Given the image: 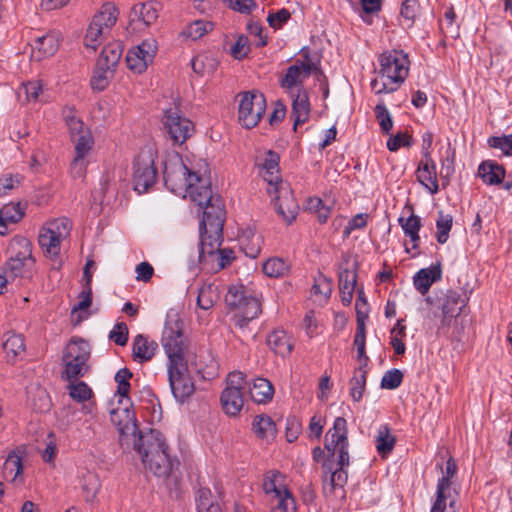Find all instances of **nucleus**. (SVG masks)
I'll use <instances>...</instances> for the list:
<instances>
[{
    "mask_svg": "<svg viewBox=\"0 0 512 512\" xmlns=\"http://www.w3.org/2000/svg\"><path fill=\"white\" fill-rule=\"evenodd\" d=\"M111 421L119 432L123 449L135 450L144 468L157 477H167L172 470L169 447L164 435L155 429L142 432L138 429L135 413L128 408H117L111 413Z\"/></svg>",
    "mask_w": 512,
    "mask_h": 512,
    "instance_id": "nucleus-1",
    "label": "nucleus"
},
{
    "mask_svg": "<svg viewBox=\"0 0 512 512\" xmlns=\"http://www.w3.org/2000/svg\"><path fill=\"white\" fill-rule=\"evenodd\" d=\"M162 345L168 357V379L172 393L183 402L195 390L188 369L189 352L183 344V335L178 322H167L163 334Z\"/></svg>",
    "mask_w": 512,
    "mask_h": 512,
    "instance_id": "nucleus-2",
    "label": "nucleus"
},
{
    "mask_svg": "<svg viewBox=\"0 0 512 512\" xmlns=\"http://www.w3.org/2000/svg\"><path fill=\"white\" fill-rule=\"evenodd\" d=\"M164 182L173 193L189 197L191 201H201L209 195L208 179L192 173L183 163L166 166Z\"/></svg>",
    "mask_w": 512,
    "mask_h": 512,
    "instance_id": "nucleus-3",
    "label": "nucleus"
},
{
    "mask_svg": "<svg viewBox=\"0 0 512 512\" xmlns=\"http://www.w3.org/2000/svg\"><path fill=\"white\" fill-rule=\"evenodd\" d=\"M380 79L371 81V88L376 94L392 93L404 82L409 71V60L402 51L392 50L379 56Z\"/></svg>",
    "mask_w": 512,
    "mask_h": 512,
    "instance_id": "nucleus-4",
    "label": "nucleus"
},
{
    "mask_svg": "<svg viewBox=\"0 0 512 512\" xmlns=\"http://www.w3.org/2000/svg\"><path fill=\"white\" fill-rule=\"evenodd\" d=\"M347 445V423L344 418L338 417L334 421L333 428L327 432L325 439V449L331 457L328 461L331 464L336 463L337 466L331 473L332 487H342L346 482L347 474L343 467L349 464ZM329 469L332 470L333 466L330 465Z\"/></svg>",
    "mask_w": 512,
    "mask_h": 512,
    "instance_id": "nucleus-5",
    "label": "nucleus"
},
{
    "mask_svg": "<svg viewBox=\"0 0 512 512\" xmlns=\"http://www.w3.org/2000/svg\"><path fill=\"white\" fill-rule=\"evenodd\" d=\"M90 357L89 344L82 339H73L65 347L62 355L64 370L62 378L71 381L86 374L89 367L87 361Z\"/></svg>",
    "mask_w": 512,
    "mask_h": 512,
    "instance_id": "nucleus-6",
    "label": "nucleus"
},
{
    "mask_svg": "<svg viewBox=\"0 0 512 512\" xmlns=\"http://www.w3.org/2000/svg\"><path fill=\"white\" fill-rule=\"evenodd\" d=\"M263 491L277 501L273 512H295L296 503L287 488L285 476L277 471H267L263 476Z\"/></svg>",
    "mask_w": 512,
    "mask_h": 512,
    "instance_id": "nucleus-7",
    "label": "nucleus"
},
{
    "mask_svg": "<svg viewBox=\"0 0 512 512\" xmlns=\"http://www.w3.org/2000/svg\"><path fill=\"white\" fill-rule=\"evenodd\" d=\"M71 223L67 218H57L43 226L38 236L40 247L46 256L56 258L61 249V242L70 232Z\"/></svg>",
    "mask_w": 512,
    "mask_h": 512,
    "instance_id": "nucleus-8",
    "label": "nucleus"
},
{
    "mask_svg": "<svg viewBox=\"0 0 512 512\" xmlns=\"http://www.w3.org/2000/svg\"><path fill=\"white\" fill-rule=\"evenodd\" d=\"M302 59H297L295 63L289 66L286 73L280 80L282 88L286 89L291 97L295 92H301L303 81L317 70V64L312 60L307 48L301 50Z\"/></svg>",
    "mask_w": 512,
    "mask_h": 512,
    "instance_id": "nucleus-9",
    "label": "nucleus"
},
{
    "mask_svg": "<svg viewBox=\"0 0 512 512\" xmlns=\"http://www.w3.org/2000/svg\"><path fill=\"white\" fill-rule=\"evenodd\" d=\"M239 97V123L243 127L251 129L259 123L265 113L266 99L262 93L255 90L241 93Z\"/></svg>",
    "mask_w": 512,
    "mask_h": 512,
    "instance_id": "nucleus-10",
    "label": "nucleus"
},
{
    "mask_svg": "<svg viewBox=\"0 0 512 512\" xmlns=\"http://www.w3.org/2000/svg\"><path fill=\"white\" fill-rule=\"evenodd\" d=\"M266 190L277 214L290 224L296 218L299 210L290 185L285 181L278 182L277 185L267 187Z\"/></svg>",
    "mask_w": 512,
    "mask_h": 512,
    "instance_id": "nucleus-11",
    "label": "nucleus"
},
{
    "mask_svg": "<svg viewBox=\"0 0 512 512\" xmlns=\"http://www.w3.org/2000/svg\"><path fill=\"white\" fill-rule=\"evenodd\" d=\"M202 209V220L200 227L208 229L210 232L217 233L223 230L225 220V210L222 200L218 196L212 194L211 187L209 186V195L206 199L201 201H193Z\"/></svg>",
    "mask_w": 512,
    "mask_h": 512,
    "instance_id": "nucleus-12",
    "label": "nucleus"
},
{
    "mask_svg": "<svg viewBox=\"0 0 512 512\" xmlns=\"http://www.w3.org/2000/svg\"><path fill=\"white\" fill-rule=\"evenodd\" d=\"M163 125L174 144H183L193 133V123L178 108H169L163 116Z\"/></svg>",
    "mask_w": 512,
    "mask_h": 512,
    "instance_id": "nucleus-13",
    "label": "nucleus"
},
{
    "mask_svg": "<svg viewBox=\"0 0 512 512\" xmlns=\"http://www.w3.org/2000/svg\"><path fill=\"white\" fill-rule=\"evenodd\" d=\"M158 50L155 39H145L139 45L131 48L126 55L128 69L141 74L153 62Z\"/></svg>",
    "mask_w": 512,
    "mask_h": 512,
    "instance_id": "nucleus-14",
    "label": "nucleus"
},
{
    "mask_svg": "<svg viewBox=\"0 0 512 512\" xmlns=\"http://www.w3.org/2000/svg\"><path fill=\"white\" fill-rule=\"evenodd\" d=\"M157 179V171L151 155H139L134 165V185L139 193L146 192Z\"/></svg>",
    "mask_w": 512,
    "mask_h": 512,
    "instance_id": "nucleus-15",
    "label": "nucleus"
},
{
    "mask_svg": "<svg viewBox=\"0 0 512 512\" xmlns=\"http://www.w3.org/2000/svg\"><path fill=\"white\" fill-rule=\"evenodd\" d=\"M279 155L272 150L259 151L256 155L255 164L260 175L267 182V187L275 186L278 182H284L279 174Z\"/></svg>",
    "mask_w": 512,
    "mask_h": 512,
    "instance_id": "nucleus-16",
    "label": "nucleus"
},
{
    "mask_svg": "<svg viewBox=\"0 0 512 512\" xmlns=\"http://www.w3.org/2000/svg\"><path fill=\"white\" fill-rule=\"evenodd\" d=\"M466 297L453 290H448L443 302L440 303L442 309V324L449 325L451 320L458 317L466 305Z\"/></svg>",
    "mask_w": 512,
    "mask_h": 512,
    "instance_id": "nucleus-17",
    "label": "nucleus"
},
{
    "mask_svg": "<svg viewBox=\"0 0 512 512\" xmlns=\"http://www.w3.org/2000/svg\"><path fill=\"white\" fill-rule=\"evenodd\" d=\"M416 177L431 194H436L438 192L439 186L436 166L431 155L426 154V158H422L416 171Z\"/></svg>",
    "mask_w": 512,
    "mask_h": 512,
    "instance_id": "nucleus-18",
    "label": "nucleus"
},
{
    "mask_svg": "<svg viewBox=\"0 0 512 512\" xmlns=\"http://www.w3.org/2000/svg\"><path fill=\"white\" fill-rule=\"evenodd\" d=\"M442 277L441 264L436 263L428 268L419 270L413 278L415 288L422 294L425 295L431 285L439 281Z\"/></svg>",
    "mask_w": 512,
    "mask_h": 512,
    "instance_id": "nucleus-19",
    "label": "nucleus"
},
{
    "mask_svg": "<svg viewBox=\"0 0 512 512\" xmlns=\"http://www.w3.org/2000/svg\"><path fill=\"white\" fill-rule=\"evenodd\" d=\"M237 310L233 319L235 325L243 329L249 321L255 319L261 313V303L256 297L249 295Z\"/></svg>",
    "mask_w": 512,
    "mask_h": 512,
    "instance_id": "nucleus-20",
    "label": "nucleus"
},
{
    "mask_svg": "<svg viewBox=\"0 0 512 512\" xmlns=\"http://www.w3.org/2000/svg\"><path fill=\"white\" fill-rule=\"evenodd\" d=\"M132 346L133 358L139 363L151 360L158 348V344L155 341L149 340L142 334L134 338Z\"/></svg>",
    "mask_w": 512,
    "mask_h": 512,
    "instance_id": "nucleus-21",
    "label": "nucleus"
},
{
    "mask_svg": "<svg viewBox=\"0 0 512 512\" xmlns=\"http://www.w3.org/2000/svg\"><path fill=\"white\" fill-rule=\"evenodd\" d=\"M252 429L256 437L262 441L270 442L275 439L276 424L268 415H257L252 422Z\"/></svg>",
    "mask_w": 512,
    "mask_h": 512,
    "instance_id": "nucleus-22",
    "label": "nucleus"
},
{
    "mask_svg": "<svg viewBox=\"0 0 512 512\" xmlns=\"http://www.w3.org/2000/svg\"><path fill=\"white\" fill-rule=\"evenodd\" d=\"M200 227V259L205 255L213 256L220 250L222 231L210 232Z\"/></svg>",
    "mask_w": 512,
    "mask_h": 512,
    "instance_id": "nucleus-23",
    "label": "nucleus"
},
{
    "mask_svg": "<svg viewBox=\"0 0 512 512\" xmlns=\"http://www.w3.org/2000/svg\"><path fill=\"white\" fill-rule=\"evenodd\" d=\"M8 252L10 255L8 259H19L21 262L29 264L34 263V259L32 258V246L27 238H14L9 244Z\"/></svg>",
    "mask_w": 512,
    "mask_h": 512,
    "instance_id": "nucleus-24",
    "label": "nucleus"
},
{
    "mask_svg": "<svg viewBox=\"0 0 512 512\" xmlns=\"http://www.w3.org/2000/svg\"><path fill=\"white\" fill-rule=\"evenodd\" d=\"M122 45L119 42H113L106 45L97 61V65L101 68L115 70L122 56Z\"/></svg>",
    "mask_w": 512,
    "mask_h": 512,
    "instance_id": "nucleus-25",
    "label": "nucleus"
},
{
    "mask_svg": "<svg viewBox=\"0 0 512 512\" xmlns=\"http://www.w3.org/2000/svg\"><path fill=\"white\" fill-rule=\"evenodd\" d=\"M23 464L18 451H11L3 465V477L17 483L22 481Z\"/></svg>",
    "mask_w": 512,
    "mask_h": 512,
    "instance_id": "nucleus-26",
    "label": "nucleus"
},
{
    "mask_svg": "<svg viewBox=\"0 0 512 512\" xmlns=\"http://www.w3.org/2000/svg\"><path fill=\"white\" fill-rule=\"evenodd\" d=\"M267 343L274 353L282 357L289 355L293 348L290 337L283 330L271 332L267 338Z\"/></svg>",
    "mask_w": 512,
    "mask_h": 512,
    "instance_id": "nucleus-27",
    "label": "nucleus"
},
{
    "mask_svg": "<svg viewBox=\"0 0 512 512\" xmlns=\"http://www.w3.org/2000/svg\"><path fill=\"white\" fill-rule=\"evenodd\" d=\"M240 246L245 255L250 258H256L261 252L263 242L262 236L251 229H247L240 236Z\"/></svg>",
    "mask_w": 512,
    "mask_h": 512,
    "instance_id": "nucleus-28",
    "label": "nucleus"
},
{
    "mask_svg": "<svg viewBox=\"0 0 512 512\" xmlns=\"http://www.w3.org/2000/svg\"><path fill=\"white\" fill-rule=\"evenodd\" d=\"M478 174L485 183L495 185L504 179L505 169L495 162L485 161L479 166Z\"/></svg>",
    "mask_w": 512,
    "mask_h": 512,
    "instance_id": "nucleus-29",
    "label": "nucleus"
},
{
    "mask_svg": "<svg viewBox=\"0 0 512 512\" xmlns=\"http://www.w3.org/2000/svg\"><path fill=\"white\" fill-rule=\"evenodd\" d=\"M220 401L227 415L236 416L244 405L243 392L235 390L225 391L224 389Z\"/></svg>",
    "mask_w": 512,
    "mask_h": 512,
    "instance_id": "nucleus-30",
    "label": "nucleus"
},
{
    "mask_svg": "<svg viewBox=\"0 0 512 512\" xmlns=\"http://www.w3.org/2000/svg\"><path fill=\"white\" fill-rule=\"evenodd\" d=\"M252 400L256 403H266L273 398L272 384L265 378H256L249 387Z\"/></svg>",
    "mask_w": 512,
    "mask_h": 512,
    "instance_id": "nucleus-31",
    "label": "nucleus"
},
{
    "mask_svg": "<svg viewBox=\"0 0 512 512\" xmlns=\"http://www.w3.org/2000/svg\"><path fill=\"white\" fill-rule=\"evenodd\" d=\"M60 33L50 32L46 35L38 37L35 40L34 49L38 51L40 57L52 56L59 48L60 45Z\"/></svg>",
    "mask_w": 512,
    "mask_h": 512,
    "instance_id": "nucleus-32",
    "label": "nucleus"
},
{
    "mask_svg": "<svg viewBox=\"0 0 512 512\" xmlns=\"http://www.w3.org/2000/svg\"><path fill=\"white\" fill-rule=\"evenodd\" d=\"M159 5L154 2L138 3L133 6L131 14L146 26L153 24L158 18Z\"/></svg>",
    "mask_w": 512,
    "mask_h": 512,
    "instance_id": "nucleus-33",
    "label": "nucleus"
},
{
    "mask_svg": "<svg viewBox=\"0 0 512 512\" xmlns=\"http://www.w3.org/2000/svg\"><path fill=\"white\" fill-rule=\"evenodd\" d=\"M398 222L400 226L402 227L405 235L410 238V241L412 243V249H417L419 246V230L421 228V221L420 218L413 213L407 217H400L398 219Z\"/></svg>",
    "mask_w": 512,
    "mask_h": 512,
    "instance_id": "nucleus-34",
    "label": "nucleus"
},
{
    "mask_svg": "<svg viewBox=\"0 0 512 512\" xmlns=\"http://www.w3.org/2000/svg\"><path fill=\"white\" fill-rule=\"evenodd\" d=\"M3 349L6 353V358L9 361L14 360L25 350L23 336L14 332L6 333L4 335Z\"/></svg>",
    "mask_w": 512,
    "mask_h": 512,
    "instance_id": "nucleus-35",
    "label": "nucleus"
},
{
    "mask_svg": "<svg viewBox=\"0 0 512 512\" xmlns=\"http://www.w3.org/2000/svg\"><path fill=\"white\" fill-rule=\"evenodd\" d=\"M101 488L99 477L96 473L86 471L81 477V489L86 502H93Z\"/></svg>",
    "mask_w": 512,
    "mask_h": 512,
    "instance_id": "nucleus-36",
    "label": "nucleus"
},
{
    "mask_svg": "<svg viewBox=\"0 0 512 512\" xmlns=\"http://www.w3.org/2000/svg\"><path fill=\"white\" fill-rule=\"evenodd\" d=\"M117 20V9L111 3L104 4L100 11L94 15L92 21L95 26H98L105 31L110 29Z\"/></svg>",
    "mask_w": 512,
    "mask_h": 512,
    "instance_id": "nucleus-37",
    "label": "nucleus"
},
{
    "mask_svg": "<svg viewBox=\"0 0 512 512\" xmlns=\"http://www.w3.org/2000/svg\"><path fill=\"white\" fill-rule=\"evenodd\" d=\"M28 398L34 410L41 413L49 411L51 400L44 388L31 386L28 390Z\"/></svg>",
    "mask_w": 512,
    "mask_h": 512,
    "instance_id": "nucleus-38",
    "label": "nucleus"
},
{
    "mask_svg": "<svg viewBox=\"0 0 512 512\" xmlns=\"http://www.w3.org/2000/svg\"><path fill=\"white\" fill-rule=\"evenodd\" d=\"M198 512H222L216 496L208 488H200L196 496Z\"/></svg>",
    "mask_w": 512,
    "mask_h": 512,
    "instance_id": "nucleus-39",
    "label": "nucleus"
},
{
    "mask_svg": "<svg viewBox=\"0 0 512 512\" xmlns=\"http://www.w3.org/2000/svg\"><path fill=\"white\" fill-rule=\"evenodd\" d=\"M219 291L217 286L212 283L202 285L198 291L197 305L203 309L208 310L218 301Z\"/></svg>",
    "mask_w": 512,
    "mask_h": 512,
    "instance_id": "nucleus-40",
    "label": "nucleus"
},
{
    "mask_svg": "<svg viewBox=\"0 0 512 512\" xmlns=\"http://www.w3.org/2000/svg\"><path fill=\"white\" fill-rule=\"evenodd\" d=\"M356 283V275L351 271H344L339 277V289L341 300L344 305H349L353 297V291Z\"/></svg>",
    "mask_w": 512,
    "mask_h": 512,
    "instance_id": "nucleus-41",
    "label": "nucleus"
},
{
    "mask_svg": "<svg viewBox=\"0 0 512 512\" xmlns=\"http://www.w3.org/2000/svg\"><path fill=\"white\" fill-rule=\"evenodd\" d=\"M396 443L395 437L391 434L387 425H382L376 436V448L381 456L388 455L394 448Z\"/></svg>",
    "mask_w": 512,
    "mask_h": 512,
    "instance_id": "nucleus-42",
    "label": "nucleus"
},
{
    "mask_svg": "<svg viewBox=\"0 0 512 512\" xmlns=\"http://www.w3.org/2000/svg\"><path fill=\"white\" fill-rule=\"evenodd\" d=\"M292 103L293 115L295 116L294 125L305 122L308 116V100L304 92H295Z\"/></svg>",
    "mask_w": 512,
    "mask_h": 512,
    "instance_id": "nucleus-43",
    "label": "nucleus"
},
{
    "mask_svg": "<svg viewBox=\"0 0 512 512\" xmlns=\"http://www.w3.org/2000/svg\"><path fill=\"white\" fill-rule=\"evenodd\" d=\"M290 265L282 258L272 257L263 263L262 270L269 277H281L288 273Z\"/></svg>",
    "mask_w": 512,
    "mask_h": 512,
    "instance_id": "nucleus-44",
    "label": "nucleus"
},
{
    "mask_svg": "<svg viewBox=\"0 0 512 512\" xmlns=\"http://www.w3.org/2000/svg\"><path fill=\"white\" fill-rule=\"evenodd\" d=\"M213 27L214 25L212 22L196 20L186 27V29L182 32V35L192 40H198L205 34L212 31Z\"/></svg>",
    "mask_w": 512,
    "mask_h": 512,
    "instance_id": "nucleus-45",
    "label": "nucleus"
},
{
    "mask_svg": "<svg viewBox=\"0 0 512 512\" xmlns=\"http://www.w3.org/2000/svg\"><path fill=\"white\" fill-rule=\"evenodd\" d=\"M453 217L449 214H444L442 211L438 214V219L436 221V239L438 243L444 244L447 242L449 237V232L452 228Z\"/></svg>",
    "mask_w": 512,
    "mask_h": 512,
    "instance_id": "nucleus-46",
    "label": "nucleus"
},
{
    "mask_svg": "<svg viewBox=\"0 0 512 512\" xmlns=\"http://www.w3.org/2000/svg\"><path fill=\"white\" fill-rule=\"evenodd\" d=\"M68 385L69 395L77 402H84L89 400L93 396L92 389L82 381L73 380L69 381Z\"/></svg>",
    "mask_w": 512,
    "mask_h": 512,
    "instance_id": "nucleus-47",
    "label": "nucleus"
},
{
    "mask_svg": "<svg viewBox=\"0 0 512 512\" xmlns=\"http://www.w3.org/2000/svg\"><path fill=\"white\" fill-rule=\"evenodd\" d=\"M366 374L367 371L363 367H360L354 373L350 389V394L354 401H360L363 396L366 385Z\"/></svg>",
    "mask_w": 512,
    "mask_h": 512,
    "instance_id": "nucleus-48",
    "label": "nucleus"
},
{
    "mask_svg": "<svg viewBox=\"0 0 512 512\" xmlns=\"http://www.w3.org/2000/svg\"><path fill=\"white\" fill-rule=\"evenodd\" d=\"M75 155L87 157L91 152L94 140L90 131H85L81 136L74 137Z\"/></svg>",
    "mask_w": 512,
    "mask_h": 512,
    "instance_id": "nucleus-49",
    "label": "nucleus"
},
{
    "mask_svg": "<svg viewBox=\"0 0 512 512\" xmlns=\"http://www.w3.org/2000/svg\"><path fill=\"white\" fill-rule=\"evenodd\" d=\"M113 70L101 68L97 65L96 70L91 78V86L94 90L102 91L108 84L109 79L113 75Z\"/></svg>",
    "mask_w": 512,
    "mask_h": 512,
    "instance_id": "nucleus-50",
    "label": "nucleus"
},
{
    "mask_svg": "<svg viewBox=\"0 0 512 512\" xmlns=\"http://www.w3.org/2000/svg\"><path fill=\"white\" fill-rule=\"evenodd\" d=\"M250 294L247 293V291L244 289L243 286L240 287H230L226 297L225 301L226 303L234 308H239L243 302L249 297Z\"/></svg>",
    "mask_w": 512,
    "mask_h": 512,
    "instance_id": "nucleus-51",
    "label": "nucleus"
},
{
    "mask_svg": "<svg viewBox=\"0 0 512 512\" xmlns=\"http://www.w3.org/2000/svg\"><path fill=\"white\" fill-rule=\"evenodd\" d=\"M31 264L26 262H21L19 259H8L4 269L10 277L11 281H14L18 277H23L26 271V268Z\"/></svg>",
    "mask_w": 512,
    "mask_h": 512,
    "instance_id": "nucleus-52",
    "label": "nucleus"
},
{
    "mask_svg": "<svg viewBox=\"0 0 512 512\" xmlns=\"http://www.w3.org/2000/svg\"><path fill=\"white\" fill-rule=\"evenodd\" d=\"M375 115L381 127V130L388 134L393 127V121L384 103H379L375 107Z\"/></svg>",
    "mask_w": 512,
    "mask_h": 512,
    "instance_id": "nucleus-53",
    "label": "nucleus"
},
{
    "mask_svg": "<svg viewBox=\"0 0 512 512\" xmlns=\"http://www.w3.org/2000/svg\"><path fill=\"white\" fill-rule=\"evenodd\" d=\"M250 52L249 40L245 35H238L236 42L231 46V55L238 60L245 58Z\"/></svg>",
    "mask_w": 512,
    "mask_h": 512,
    "instance_id": "nucleus-54",
    "label": "nucleus"
},
{
    "mask_svg": "<svg viewBox=\"0 0 512 512\" xmlns=\"http://www.w3.org/2000/svg\"><path fill=\"white\" fill-rule=\"evenodd\" d=\"M105 30L95 26L93 22L90 23L86 35H85V45L93 50L100 44L102 36L104 35Z\"/></svg>",
    "mask_w": 512,
    "mask_h": 512,
    "instance_id": "nucleus-55",
    "label": "nucleus"
},
{
    "mask_svg": "<svg viewBox=\"0 0 512 512\" xmlns=\"http://www.w3.org/2000/svg\"><path fill=\"white\" fill-rule=\"evenodd\" d=\"M132 377V373L129 369H120L115 375V381L118 384L117 393L120 396H127L130 390L129 380Z\"/></svg>",
    "mask_w": 512,
    "mask_h": 512,
    "instance_id": "nucleus-56",
    "label": "nucleus"
},
{
    "mask_svg": "<svg viewBox=\"0 0 512 512\" xmlns=\"http://www.w3.org/2000/svg\"><path fill=\"white\" fill-rule=\"evenodd\" d=\"M23 211L19 204L9 203L0 209L2 219L8 220L10 223H16L23 217Z\"/></svg>",
    "mask_w": 512,
    "mask_h": 512,
    "instance_id": "nucleus-57",
    "label": "nucleus"
},
{
    "mask_svg": "<svg viewBox=\"0 0 512 512\" xmlns=\"http://www.w3.org/2000/svg\"><path fill=\"white\" fill-rule=\"evenodd\" d=\"M488 143L490 147L501 150L505 156L512 155V135L491 137Z\"/></svg>",
    "mask_w": 512,
    "mask_h": 512,
    "instance_id": "nucleus-58",
    "label": "nucleus"
},
{
    "mask_svg": "<svg viewBox=\"0 0 512 512\" xmlns=\"http://www.w3.org/2000/svg\"><path fill=\"white\" fill-rule=\"evenodd\" d=\"M88 165L87 157L75 155L70 163V175L74 179L84 178Z\"/></svg>",
    "mask_w": 512,
    "mask_h": 512,
    "instance_id": "nucleus-59",
    "label": "nucleus"
},
{
    "mask_svg": "<svg viewBox=\"0 0 512 512\" xmlns=\"http://www.w3.org/2000/svg\"><path fill=\"white\" fill-rule=\"evenodd\" d=\"M403 380V374L398 369L387 371L381 381V386L385 389H396Z\"/></svg>",
    "mask_w": 512,
    "mask_h": 512,
    "instance_id": "nucleus-60",
    "label": "nucleus"
},
{
    "mask_svg": "<svg viewBox=\"0 0 512 512\" xmlns=\"http://www.w3.org/2000/svg\"><path fill=\"white\" fill-rule=\"evenodd\" d=\"M412 143V137L408 133H397L396 135L390 137L387 141V148L395 152L400 147H409Z\"/></svg>",
    "mask_w": 512,
    "mask_h": 512,
    "instance_id": "nucleus-61",
    "label": "nucleus"
},
{
    "mask_svg": "<svg viewBox=\"0 0 512 512\" xmlns=\"http://www.w3.org/2000/svg\"><path fill=\"white\" fill-rule=\"evenodd\" d=\"M245 385V376L242 372L234 371L231 372L226 379L225 391H241L243 392Z\"/></svg>",
    "mask_w": 512,
    "mask_h": 512,
    "instance_id": "nucleus-62",
    "label": "nucleus"
},
{
    "mask_svg": "<svg viewBox=\"0 0 512 512\" xmlns=\"http://www.w3.org/2000/svg\"><path fill=\"white\" fill-rule=\"evenodd\" d=\"M109 338L119 346H124L128 340V328L125 323H117L109 334Z\"/></svg>",
    "mask_w": 512,
    "mask_h": 512,
    "instance_id": "nucleus-63",
    "label": "nucleus"
},
{
    "mask_svg": "<svg viewBox=\"0 0 512 512\" xmlns=\"http://www.w3.org/2000/svg\"><path fill=\"white\" fill-rule=\"evenodd\" d=\"M290 17V12L283 8L275 13H270L267 17V22L272 28L279 29L290 19Z\"/></svg>",
    "mask_w": 512,
    "mask_h": 512,
    "instance_id": "nucleus-64",
    "label": "nucleus"
}]
</instances>
